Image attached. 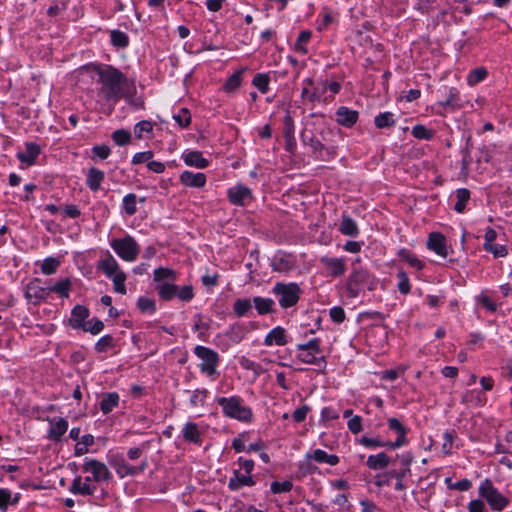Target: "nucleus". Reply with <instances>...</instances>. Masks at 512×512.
<instances>
[{"label": "nucleus", "instance_id": "1", "mask_svg": "<svg viewBox=\"0 0 512 512\" xmlns=\"http://www.w3.org/2000/svg\"><path fill=\"white\" fill-rule=\"evenodd\" d=\"M98 83L101 85L99 93L107 101L117 102L123 97V88L127 84V77L113 66L105 65L96 68Z\"/></svg>", "mask_w": 512, "mask_h": 512}, {"label": "nucleus", "instance_id": "2", "mask_svg": "<svg viewBox=\"0 0 512 512\" xmlns=\"http://www.w3.org/2000/svg\"><path fill=\"white\" fill-rule=\"evenodd\" d=\"M378 285V279L367 269L353 265L352 271L346 281V291L350 298L359 296L362 290L372 291Z\"/></svg>", "mask_w": 512, "mask_h": 512}, {"label": "nucleus", "instance_id": "3", "mask_svg": "<svg viewBox=\"0 0 512 512\" xmlns=\"http://www.w3.org/2000/svg\"><path fill=\"white\" fill-rule=\"evenodd\" d=\"M217 403L222 407L224 414L228 417L240 421H250L252 418L251 409L242 406L240 399L237 397H220L217 399Z\"/></svg>", "mask_w": 512, "mask_h": 512}, {"label": "nucleus", "instance_id": "4", "mask_svg": "<svg viewBox=\"0 0 512 512\" xmlns=\"http://www.w3.org/2000/svg\"><path fill=\"white\" fill-rule=\"evenodd\" d=\"M273 293L278 297L279 305L286 309L297 304L301 289L296 283H276Z\"/></svg>", "mask_w": 512, "mask_h": 512}, {"label": "nucleus", "instance_id": "5", "mask_svg": "<svg viewBox=\"0 0 512 512\" xmlns=\"http://www.w3.org/2000/svg\"><path fill=\"white\" fill-rule=\"evenodd\" d=\"M479 495L484 498L495 511H501L509 504L508 499L493 486L489 479H485L481 482Z\"/></svg>", "mask_w": 512, "mask_h": 512}, {"label": "nucleus", "instance_id": "6", "mask_svg": "<svg viewBox=\"0 0 512 512\" xmlns=\"http://www.w3.org/2000/svg\"><path fill=\"white\" fill-rule=\"evenodd\" d=\"M111 247L120 258L129 262L136 260L140 251L138 243L131 236L112 240Z\"/></svg>", "mask_w": 512, "mask_h": 512}, {"label": "nucleus", "instance_id": "7", "mask_svg": "<svg viewBox=\"0 0 512 512\" xmlns=\"http://www.w3.org/2000/svg\"><path fill=\"white\" fill-rule=\"evenodd\" d=\"M195 354L202 360L200 369L202 372L212 375L215 373V368L219 361V355L210 348L204 346H197Z\"/></svg>", "mask_w": 512, "mask_h": 512}, {"label": "nucleus", "instance_id": "8", "mask_svg": "<svg viewBox=\"0 0 512 512\" xmlns=\"http://www.w3.org/2000/svg\"><path fill=\"white\" fill-rule=\"evenodd\" d=\"M49 295L48 286H43L42 281L39 278H35L31 280L25 289V298L33 303L39 304L41 301L45 300Z\"/></svg>", "mask_w": 512, "mask_h": 512}, {"label": "nucleus", "instance_id": "9", "mask_svg": "<svg viewBox=\"0 0 512 512\" xmlns=\"http://www.w3.org/2000/svg\"><path fill=\"white\" fill-rule=\"evenodd\" d=\"M82 469L84 472H90L93 480L96 482L108 481L111 478V473L107 466L95 459L86 460Z\"/></svg>", "mask_w": 512, "mask_h": 512}, {"label": "nucleus", "instance_id": "10", "mask_svg": "<svg viewBox=\"0 0 512 512\" xmlns=\"http://www.w3.org/2000/svg\"><path fill=\"white\" fill-rule=\"evenodd\" d=\"M147 466V460L142 461L139 466H131L123 458L113 462V467L121 478L126 476H135L139 473H142L147 468Z\"/></svg>", "mask_w": 512, "mask_h": 512}, {"label": "nucleus", "instance_id": "11", "mask_svg": "<svg viewBox=\"0 0 512 512\" xmlns=\"http://www.w3.org/2000/svg\"><path fill=\"white\" fill-rule=\"evenodd\" d=\"M387 423L389 429L398 434V437L394 442H389L388 448L396 449L405 445L407 443L406 434L408 432V428L405 427L397 418L394 417L389 418Z\"/></svg>", "mask_w": 512, "mask_h": 512}, {"label": "nucleus", "instance_id": "12", "mask_svg": "<svg viewBox=\"0 0 512 512\" xmlns=\"http://www.w3.org/2000/svg\"><path fill=\"white\" fill-rule=\"evenodd\" d=\"M427 248L434 251L441 257L445 258L448 255L446 238L439 232H432L429 234Z\"/></svg>", "mask_w": 512, "mask_h": 512}, {"label": "nucleus", "instance_id": "13", "mask_svg": "<svg viewBox=\"0 0 512 512\" xmlns=\"http://www.w3.org/2000/svg\"><path fill=\"white\" fill-rule=\"evenodd\" d=\"M229 201L234 205H245L252 199L251 190L243 185H236L228 190Z\"/></svg>", "mask_w": 512, "mask_h": 512}, {"label": "nucleus", "instance_id": "14", "mask_svg": "<svg viewBox=\"0 0 512 512\" xmlns=\"http://www.w3.org/2000/svg\"><path fill=\"white\" fill-rule=\"evenodd\" d=\"M256 484L252 475L242 473L240 470H234L233 476L229 479L228 488L231 491H238L244 486H254Z\"/></svg>", "mask_w": 512, "mask_h": 512}, {"label": "nucleus", "instance_id": "15", "mask_svg": "<svg viewBox=\"0 0 512 512\" xmlns=\"http://www.w3.org/2000/svg\"><path fill=\"white\" fill-rule=\"evenodd\" d=\"M89 309L83 305H76L71 311L69 325L73 329H83L87 324L86 319L89 317Z\"/></svg>", "mask_w": 512, "mask_h": 512}, {"label": "nucleus", "instance_id": "16", "mask_svg": "<svg viewBox=\"0 0 512 512\" xmlns=\"http://www.w3.org/2000/svg\"><path fill=\"white\" fill-rule=\"evenodd\" d=\"M358 116L356 110H351L345 106L339 107L336 111L337 123L347 128L352 127L357 122Z\"/></svg>", "mask_w": 512, "mask_h": 512}, {"label": "nucleus", "instance_id": "17", "mask_svg": "<svg viewBox=\"0 0 512 512\" xmlns=\"http://www.w3.org/2000/svg\"><path fill=\"white\" fill-rule=\"evenodd\" d=\"M90 481H91L90 477H86L83 482L81 476H77L73 480V482L69 488V491L73 494L93 495L96 490V486L91 485Z\"/></svg>", "mask_w": 512, "mask_h": 512}, {"label": "nucleus", "instance_id": "18", "mask_svg": "<svg viewBox=\"0 0 512 512\" xmlns=\"http://www.w3.org/2000/svg\"><path fill=\"white\" fill-rule=\"evenodd\" d=\"M180 182L187 187L201 188L206 183V176L204 173H193L191 171H184L180 175Z\"/></svg>", "mask_w": 512, "mask_h": 512}, {"label": "nucleus", "instance_id": "19", "mask_svg": "<svg viewBox=\"0 0 512 512\" xmlns=\"http://www.w3.org/2000/svg\"><path fill=\"white\" fill-rule=\"evenodd\" d=\"M98 268L108 277H112L117 273H121L122 271L119 268L118 262L116 259L107 252L105 258L101 259L98 264Z\"/></svg>", "mask_w": 512, "mask_h": 512}, {"label": "nucleus", "instance_id": "20", "mask_svg": "<svg viewBox=\"0 0 512 512\" xmlns=\"http://www.w3.org/2000/svg\"><path fill=\"white\" fill-rule=\"evenodd\" d=\"M39 154H40V147L35 143L28 142L25 145V151L19 152L17 154V157L22 163H26L27 165H32L35 163V160Z\"/></svg>", "mask_w": 512, "mask_h": 512}, {"label": "nucleus", "instance_id": "21", "mask_svg": "<svg viewBox=\"0 0 512 512\" xmlns=\"http://www.w3.org/2000/svg\"><path fill=\"white\" fill-rule=\"evenodd\" d=\"M287 343L286 332L284 328L278 326L272 329L265 337L264 344L266 346H271L276 344L278 346H283Z\"/></svg>", "mask_w": 512, "mask_h": 512}, {"label": "nucleus", "instance_id": "22", "mask_svg": "<svg viewBox=\"0 0 512 512\" xmlns=\"http://www.w3.org/2000/svg\"><path fill=\"white\" fill-rule=\"evenodd\" d=\"M321 261L329 270L331 276H341L345 273L346 267L343 259L325 257Z\"/></svg>", "mask_w": 512, "mask_h": 512}, {"label": "nucleus", "instance_id": "23", "mask_svg": "<svg viewBox=\"0 0 512 512\" xmlns=\"http://www.w3.org/2000/svg\"><path fill=\"white\" fill-rule=\"evenodd\" d=\"M183 160L188 166H195L199 169L206 168L209 164L208 160L202 156L200 151H188L183 154Z\"/></svg>", "mask_w": 512, "mask_h": 512}, {"label": "nucleus", "instance_id": "24", "mask_svg": "<svg viewBox=\"0 0 512 512\" xmlns=\"http://www.w3.org/2000/svg\"><path fill=\"white\" fill-rule=\"evenodd\" d=\"M366 464L372 470L384 469L390 464V457L385 452H380L368 456Z\"/></svg>", "mask_w": 512, "mask_h": 512}, {"label": "nucleus", "instance_id": "25", "mask_svg": "<svg viewBox=\"0 0 512 512\" xmlns=\"http://www.w3.org/2000/svg\"><path fill=\"white\" fill-rule=\"evenodd\" d=\"M339 231L346 236L357 237L359 229L356 222L348 215L342 216V221L339 225Z\"/></svg>", "mask_w": 512, "mask_h": 512}, {"label": "nucleus", "instance_id": "26", "mask_svg": "<svg viewBox=\"0 0 512 512\" xmlns=\"http://www.w3.org/2000/svg\"><path fill=\"white\" fill-rule=\"evenodd\" d=\"M182 435L185 441L199 444L201 442V434L195 423L188 422L182 429Z\"/></svg>", "mask_w": 512, "mask_h": 512}, {"label": "nucleus", "instance_id": "27", "mask_svg": "<svg viewBox=\"0 0 512 512\" xmlns=\"http://www.w3.org/2000/svg\"><path fill=\"white\" fill-rule=\"evenodd\" d=\"M104 180V172L97 169L91 168L87 175V185L92 191H98L101 187V183Z\"/></svg>", "mask_w": 512, "mask_h": 512}, {"label": "nucleus", "instance_id": "28", "mask_svg": "<svg viewBox=\"0 0 512 512\" xmlns=\"http://www.w3.org/2000/svg\"><path fill=\"white\" fill-rule=\"evenodd\" d=\"M119 403V395L116 392L107 393L100 402V409L103 414L110 413Z\"/></svg>", "mask_w": 512, "mask_h": 512}, {"label": "nucleus", "instance_id": "29", "mask_svg": "<svg viewBox=\"0 0 512 512\" xmlns=\"http://www.w3.org/2000/svg\"><path fill=\"white\" fill-rule=\"evenodd\" d=\"M161 299L169 301L177 297L178 286L171 283H160L156 287Z\"/></svg>", "mask_w": 512, "mask_h": 512}, {"label": "nucleus", "instance_id": "30", "mask_svg": "<svg viewBox=\"0 0 512 512\" xmlns=\"http://www.w3.org/2000/svg\"><path fill=\"white\" fill-rule=\"evenodd\" d=\"M310 457V455H307ZM311 457L318 463H327L331 466L337 465L339 463V458L334 454H327L324 450L316 449Z\"/></svg>", "mask_w": 512, "mask_h": 512}, {"label": "nucleus", "instance_id": "31", "mask_svg": "<svg viewBox=\"0 0 512 512\" xmlns=\"http://www.w3.org/2000/svg\"><path fill=\"white\" fill-rule=\"evenodd\" d=\"M253 303L257 312L260 315L268 314L273 312L274 301L271 298L254 297Z\"/></svg>", "mask_w": 512, "mask_h": 512}, {"label": "nucleus", "instance_id": "32", "mask_svg": "<svg viewBox=\"0 0 512 512\" xmlns=\"http://www.w3.org/2000/svg\"><path fill=\"white\" fill-rule=\"evenodd\" d=\"M71 285L72 283L69 278L59 280L54 285L48 286L49 293L55 292L59 294L61 297L67 298L69 296Z\"/></svg>", "mask_w": 512, "mask_h": 512}, {"label": "nucleus", "instance_id": "33", "mask_svg": "<svg viewBox=\"0 0 512 512\" xmlns=\"http://www.w3.org/2000/svg\"><path fill=\"white\" fill-rule=\"evenodd\" d=\"M67 429H68V422L63 418H60L57 422H55L51 425V428L49 430V436L53 440L58 441L61 439V437L67 431Z\"/></svg>", "mask_w": 512, "mask_h": 512}, {"label": "nucleus", "instance_id": "34", "mask_svg": "<svg viewBox=\"0 0 512 512\" xmlns=\"http://www.w3.org/2000/svg\"><path fill=\"white\" fill-rule=\"evenodd\" d=\"M19 501V494L12 495L8 489L0 488V509L6 511L9 505H14Z\"/></svg>", "mask_w": 512, "mask_h": 512}, {"label": "nucleus", "instance_id": "35", "mask_svg": "<svg viewBox=\"0 0 512 512\" xmlns=\"http://www.w3.org/2000/svg\"><path fill=\"white\" fill-rule=\"evenodd\" d=\"M456 203L454 209L458 213H462L465 210L466 203L470 199V191L466 188H460L456 190Z\"/></svg>", "mask_w": 512, "mask_h": 512}, {"label": "nucleus", "instance_id": "36", "mask_svg": "<svg viewBox=\"0 0 512 512\" xmlns=\"http://www.w3.org/2000/svg\"><path fill=\"white\" fill-rule=\"evenodd\" d=\"M116 345V341L113 336L107 334L101 337L95 344V351L98 353H104L108 350L114 348Z\"/></svg>", "mask_w": 512, "mask_h": 512}, {"label": "nucleus", "instance_id": "37", "mask_svg": "<svg viewBox=\"0 0 512 512\" xmlns=\"http://www.w3.org/2000/svg\"><path fill=\"white\" fill-rule=\"evenodd\" d=\"M252 309V302L250 299L243 298L237 299L234 302L233 310L238 317L245 316Z\"/></svg>", "mask_w": 512, "mask_h": 512}, {"label": "nucleus", "instance_id": "38", "mask_svg": "<svg viewBox=\"0 0 512 512\" xmlns=\"http://www.w3.org/2000/svg\"><path fill=\"white\" fill-rule=\"evenodd\" d=\"M297 358L301 362L307 363V364H315V365H320L321 363L326 364L324 356L317 357L316 353H314L312 351H301L297 355Z\"/></svg>", "mask_w": 512, "mask_h": 512}, {"label": "nucleus", "instance_id": "39", "mask_svg": "<svg viewBox=\"0 0 512 512\" xmlns=\"http://www.w3.org/2000/svg\"><path fill=\"white\" fill-rule=\"evenodd\" d=\"M111 43L119 48H126L129 45V37L119 30H112L110 33Z\"/></svg>", "mask_w": 512, "mask_h": 512}, {"label": "nucleus", "instance_id": "40", "mask_svg": "<svg viewBox=\"0 0 512 512\" xmlns=\"http://www.w3.org/2000/svg\"><path fill=\"white\" fill-rule=\"evenodd\" d=\"M395 124L394 114L391 112L380 113L375 117V125L379 129L388 128Z\"/></svg>", "mask_w": 512, "mask_h": 512}, {"label": "nucleus", "instance_id": "41", "mask_svg": "<svg viewBox=\"0 0 512 512\" xmlns=\"http://www.w3.org/2000/svg\"><path fill=\"white\" fill-rule=\"evenodd\" d=\"M311 36L312 32L309 30H303L302 32H300L298 39L294 45L295 51L302 54H306L307 48L304 44L310 40Z\"/></svg>", "mask_w": 512, "mask_h": 512}, {"label": "nucleus", "instance_id": "42", "mask_svg": "<svg viewBox=\"0 0 512 512\" xmlns=\"http://www.w3.org/2000/svg\"><path fill=\"white\" fill-rule=\"evenodd\" d=\"M412 135L416 139L431 140L434 136V132L433 130L426 128L424 125L418 124L412 128Z\"/></svg>", "mask_w": 512, "mask_h": 512}, {"label": "nucleus", "instance_id": "43", "mask_svg": "<svg viewBox=\"0 0 512 512\" xmlns=\"http://www.w3.org/2000/svg\"><path fill=\"white\" fill-rule=\"evenodd\" d=\"M302 141L305 145L310 146L314 153H319V155L322 156V151L325 149V147L316 137L313 135L308 136L303 133Z\"/></svg>", "mask_w": 512, "mask_h": 512}, {"label": "nucleus", "instance_id": "44", "mask_svg": "<svg viewBox=\"0 0 512 512\" xmlns=\"http://www.w3.org/2000/svg\"><path fill=\"white\" fill-rule=\"evenodd\" d=\"M399 256L402 260L406 261L411 267L416 268L417 270H421L423 268V263L413 254H411L408 250H400Z\"/></svg>", "mask_w": 512, "mask_h": 512}, {"label": "nucleus", "instance_id": "45", "mask_svg": "<svg viewBox=\"0 0 512 512\" xmlns=\"http://www.w3.org/2000/svg\"><path fill=\"white\" fill-rule=\"evenodd\" d=\"M136 201L137 197L133 193H129L123 198V209L126 214L131 216L137 212Z\"/></svg>", "mask_w": 512, "mask_h": 512}, {"label": "nucleus", "instance_id": "46", "mask_svg": "<svg viewBox=\"0 0 512 512\" xmlns=\"http://www.w3.org/2000/svg\"><path fill=\"white\" fill-rule=\"evenodd\" d=\"M59 265H60V261L58 259L49 257L43 261V263L41 265V271L45 275H51L56 272Z\"/></svg>", "mask_w": 512, "mask_h": 512}, {"label": "nucleus", "instance_id": "47", "mask_svg": "<svg viewBox=\"0 0 512 512\" xmlns=\"http://www.w3.org/2000/svg\"><path fill=\"white\" fill-rule=\"evenodd\" d=\"M242 70H239L232 74L224 84V89L227 92L235 91L241 84Z\"/></svg>", "mask_w": 512, "mask_h": 512}, {"label": "nucleus", "instance_id": "48", "mask_svg": "<svg viewBox=\"0 0 512 512\" xmlns=\"http://www.w3.org/2000/svg\"><path fill=\"white\" fill-rule=\"evenodd\" d=\"M487 76V70L483 67H480V68H476L474 70H472L468 77H467V82L469 85H475L477 83H479L480 81L484 80Z\"/></svg>", "mask_w": 512, "mask_h": 512}, {"label": "nucleus", "instance_id": "49", "mask_svg": "<svg viewBox=\"0 0 512 512\" xmlns=\"http://www.w3.org/2000/svg\"><path fill=\"white\" fill-rule=\"evenodd\" d=\"M397 278L399 280L397 287L400 293L404 295L408 294L411 290V285L407 273L403 270H400L397 274Z\"/></svg>", "mask_w": 512, "mask_h": 512}, {"label": "nucleus", "instance_id": "50", "mask_svg": "<svg viewBox=\"0 0 512 512\" xmlns=\"http://www.w3.org/2000/svg\"><path fill=\"white\" fill-rule=\"evenodd\" d=\"M103 329H104V323L97 318H93V319L87 321V324H85V327L82 330L85 332H89L92 335H97Z\"/></svg>", "mask_w": 512, "mask_h": 512}, {"label": "nucleus", "instance_id": "51", "mask_svg": "<svg viewBox=\"0 0 512 512\" xmlns=\"http://www.w3.org/2000/svg\"><path fill=\"white\" fill-rule=\"evenodd\" d=\"M440 105L443 107H451L456 108L459 106V91L455 88H451L449 90V94L447 98L440 102Z\"/></svg>", "mask_w": 512, "mask_h": 512}, {"label": "nucleus", "instance_id": "52", "mask_svg": "<svg viewBox=\"0 0 512 512\" xmlns=\"http://www.w3.org/2000/svg\"><path fill=\"white\" fill-rule=\"evenodd\" d=\"M113 281L114 290L120 294H126L125 280L126 275L122 271L121 273H117L114 276L110 277Z\"/></svg>", "mask_w": 512, "mask_h": 512}, {"label": "nucleus", "instance_id": "53", "mask_svg": "<svg viewBox=\"0 0 512 512\" xmlns=\"http://www.w3.org/2000/svg\"><path fill=\"white\" fill-rule=\"evenodd\" d=\"M173 119L179 124L181 127H188L191 123V115L188 109L182 108L178 114L173 115Z\"/></svg>", "mask_w": 512, "mask_h": 512}, {"label": "nucleus", "instance_id": "54", "mask_svg": "<svg viewBox=\"0 0 512 512\" xmlns=\"http://www.w3.org/2000/svg\"><path fill=\"white\" fill-rule=\"evenodd\" d=\"M137 307L142 312L153 313L156 310V303L153 299L148 297H140L137 301Z\"/></svg>", "mask_w": 512, "mask_h": 512}, {"label": "nucleus", "instance_id": "55", "mask_svg": "<svg viewBox=\"0 0 512 512\" xmlns=\"http://www.w3.org/2000/svg\"><path fill=\"white\" fill-rule=\"evenodd\" d=\"M112 139L116 144L123 146L130 142L131 134L127 130L119 129L113 132Z\"/></svg>", "mask_w": 512, "mask_h": 512}, {"label": "nucleus", "instance_id": "56", "mask_svg": "<svg viewBox=\"0 0 512 512\" xmlns=\"http://www.w3.org/2000/svg\"><path fill=\"white\" fill-rule=\"evenodd\" d=\"M360 444H362L365 447L369 448H375V447H387L390 441H381L379 438H370L367 436H362L359 439Z\"/></svg>", "mask_w": 512, "mask_h": 512}, {"label": "nucleus", "instance_id": "57", "mask_svg": "<svg viewBox=\"0 0 512 512\" xmlns=\"http://www.w3.org/2000/svg\"><path fill=\"white\" fill-rule=\"evenodd\" d=\"M253 85L258 88L261 93H266L269 89V77L267 74H257L253 79Z\"/></svg>", "mask_w": 512, "mask_h": 512}, {"label": "nucleus", "instance_id": "58", "mask_svg": "<svg viewBox=\"0 0 512 512\" xmlns=\"http://www.w3.org/2000/svg\"><path fill=\"white\" fill-rule=\"evenodd\" d=\"M165 279H175V272L169 268L159 267L154 271V280L162 282Z\"/></svg>", "mask_w": 512, "mask_h": 512}, {"label": "nucleus", "instance_id": "59", "mask_svg": "<svg viewBox=\"0 0 512 512\" xmlns=\"http://www.w3.org/2000/svg\"><path fill=\"white\" fill-rule=\"evenodd\" d=\"M297 349L299 351H312L316 354H320L322 352L320 348V340L318 338L312 339L305 344H298Z\"/></svg>", "mask_w": 512, "mask_h": 512}, {"label": "nucleus", "instance_id": "60", "mask_svg": "<svg viewBox=\"0 0 512 512\" xmlns=\"http://www.w3.org/2000/svg\"><path fill=\"white\" fill-rule=\"evenodd\" d=\"M240 365L245 370L253 371L255 375H260L263 372L262 367L247 357H241Z\"/></svg>", "mask_w": 512, "mask_h": 512}, {"label": "nucleus", "instance_id": "61", "mask_svg": "<svg viewBox=\"0 0 512 512\" xmlns=\"http://www.w3.org/2000/svg\"><path fill=\"white\" fill-rule=\"evenodd\" d=\"M271 491L274 494L289 492L293 488V483L291 481H284V482H272L271 483Z\"/></svg>", "mask_w": 512, "mask_h": 512}, {"label": "nucleus", "instance_id": "62", "mask_svg": "<svg viewBox=\"0 0 512 512\" xmlns=\"http://www.w3.org/2000/svg\"><path fill=\"white\" fill-rule=\"evenodd\" d=\"M152 129V123L150 121L143 120L136 124L134 133L137 138L141 139L143 137V133H149Z\"/></svg>", "mask_w": 512, "mask_h": 512}, {"label": "nucleus", "instance_id": "63", "mask_svg": "<svg viewBox=\"0 0 512 512\" xmlns=\"http://www.w3.org/2000/svg\"><path fill=\"white\" fill-rule=\"evenodd\" d=\"M153 156H154V153L150 150L144 151V152H138L133 156L132 163L133 164H142L145 162L148 163L149 161H151Z\"/></svg>", "mask_w": 512, "mask_h": 512}, {"label": "nucleus", "instance_id": "64", "mask_svg": "<svg viewBox=\"0 0 512 512\" xmlns=\"http://www.w3.org/2000/svg\"><path fill=\"white\" fill-rule=\"evenodd\" d=\"M177 297L185 302L190 301L194 297L193 287L186 285L182 288H178Z\"/></svg>", "mask_w": 512, "mask_h": 512}]
</instances>
